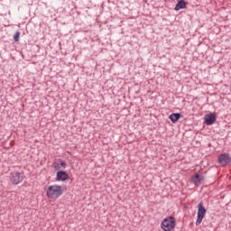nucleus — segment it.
I'll return each instance as SVG.
<instances>
[{"mask_svg": "<svg viewBox=\"0 0 231 231\" xmlns=\"http://www.w3.org/2000/svg\"><path fill=\"white\" fill-rule=\"evenodd\" d=\"M64 194V187L57 184L51 185L46 189V196L49 199H59Z\"/></svg>", "mask_w": 231, "mask_h": 231, "instance_id": "1", "label": "nucleus"}, {"mask_svg": "<svg viewBox=\"0 0 231 231\" xmlns=\"http://www.w3.org/2000/svg\"><path fill=\"white\" fill-rule=\"evenodd\" d=\"M176 226V218L172 217H165L162 224L161 228L164 231H172Z\"/></svg>", "mask_w": 231, "mask_h": 231, "instance_id": "2", "label": "nucleus"}, {"mask_svg": "<svg viewBox=\"0 0 231 231\" xmlns=\"http://www.w3.org/2000/svg\"><path fill=\"white\" fill-rule=\"evenodd\" d=\"M206 215H207V209L203 206V203L199 202L198 204V213H197V220H196L197 226H199V225L203 222V219L205 218Z\"/></svg>", "mask_w": 231, "mask_h": 231, "instance_id": "3", "label": "nucleus"}, {"mask_svg": "<svg viewBox=\"0 0 231 231\" xmlns=\"http://www.w3.org/2000/svg\"><path fill=\"white\" fill-rule=\"evenodd\" d=\"M10 180L13 185H19V183H23V180H24V174L19 171H13L11 172Z\"/></svg>", "mask_w": 231, "mask_h": 231, "instance_id": "4", "label": "nucleus"}, {"mask_svg": "<svg viewBox=\"0 0 231 231\" xmlns=\"http://www.w3.org/2000/svg\"><path fill=\"white\" fill-rule=\"evenodd\" d=\"M218 163L221 167H226L231 163V156L228 153H222L218 156Z\"/></svg>", "mask_w": 231, "mask_h": 231, "instance_id": "5", "label": "nucleus"}, {"mask_svg": "<svg viewBox=\"0 0 231 231\" xmlns=\"http://www.w3.org/2000/svg\"><path fill=\"white\" fill-rule=\"evenodd\" d=\"M205 177H203V175H199V173L195 174V176L191 178L192 183H194L196 187H199V185L203 183Z\"/></svg>", "mask_w": 231, "mask_h": 231, "instance_id": "6", "label": "nucleus"}, {"mask_svg": "<svg viewBox=\"0 0 231 231\" xmlns=\"http://www.w3.org/2000/svg\"><path fill=\"white\" fill-rule=\"evenodd\" d=\"M69 176L66 171H59L56 175V181H66Z\"/></svg>", "mask_w": 231, "mask_h": 231, "instance_id": "7", "label": "nucleus"}, {"mask_svg": "<svg viewBox=\"0 0 231 231\" xmlns=\"http://www.w3.org/2000/svg\"><path fill=\"white\" fill-rule=\"evenodd\" d=\"M204 120L207 125H212V124L216 122V115L214 114L206 115L204 117Z\"/></svg>", "mask_w": 231, "mask_h": 231, "instance_id": "8", "label": "nucleus"}, {"mask_svg": "<svg viewBox=\"0 0 231 231\" xmlns=\"http://www.w3.org/2000/svg\"><path fill=\"white\" fill-rule=\"evenodd\" d=\"M169 118L170 120H171L172 124H176V122H178V120L181 118V114L180 113L171 114Z\"/></svg>", "mask_w": 231, "mask_h": 231, "instance_id": "9", "label": "nucleus"}, {"mask_svg": "<svg viewBox=\"0 0 231 231\" xmlns=\"http://www.w3.org/2000/svg\"><path fill=\"white\" fill-rule=\"evenodd\" d=\"M186 6L187 3H185L184 0H180L175 6V10H183V8H186Z\"/></svg>", "mask_w": 231, "mask_h": 231, "instance_id": "10", "label": "nucleus"}, {"mask_svg": "<svg viewBox=\"0 0 231 231\" xmlns=\"http://www.w3.org/2000/svg\"><path fill=\"white\" fill-rule=\"evenodd\" d=\"M19 37H21V32H16V33L14 35V42H19Z\"/></svg>", "mask_w": 231, "mask_h": 231, "instance_id": "11", "label": "nucleus"}, {"mask_svg": "<svg viewBox=\"0 0 231 231\" xmlns=\"http://www.w3.org/2000/svg\"><path fill=\"white\" fill-rule=\"evenodd\" d=\"M53 167H54L55 171H59V169H60L59 163H57V162L53 163Z\"/></svg>", "mask_w": 231, "mask_h": 231, "instance_id": "12", "label": "nucleus"}, {"mask_svg": "<svg viewBox=\"0 0 231 231\" xmlns=\"http://www.w3.org/2000/svg\"><path fill=\"white\" fill-rule=\"evenodd\" d=\"M60 165L63 167V169H66V162L60 161Z\"/></svg>", "mask_w": 231, "mask_h": 231, "instance_id": "13", "label": "nucleus"}]
</instances>
